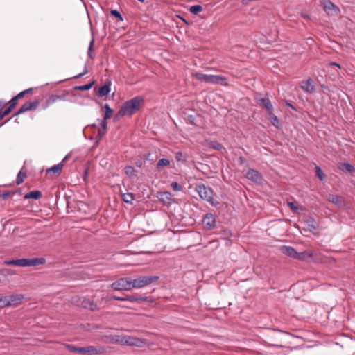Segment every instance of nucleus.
Wrapping results in <instances>:
<instances>
[{"label":"nucleus","mask_w":355,"mask_h":355,"mask_svg":"<svg viewBox=\"0 0 355 355\" xmlns=\"http://www.w3.org/2000/svg\"><path fill=\"white\" fill-rule=\"evenodd\" d=\"M144 104V99L140 96H135L125 102L119 112L115 114L114 121L119 120L124 116H132L137 113Z\"/></svg>","instance_id":"nucleus-1"},{"label":"nucleus","mask_w":355,"mask_h":355,"mask_svg":"<svg viewBox=\"0 0 355 355\" xmlns=\"http://www.w3.org/2000/svg\"><path fill=\"white\" fill-rule=\"evenodd\" d=\"M105 112L102 119H98V124H94L92 127L97 128L98 135L96 136L97 141H99L106 133L107 130V119L111 118V107L106 103L104 105Z\"/></svg>","instance_id":"nucleus-2"},{"label":"nucleus","mask_w":355,"mask_h":355,"mask_svg":"<svg viewBox=\"0 0 355 355\" xmlns=\"http://www.w3.org/2000/svg\"><path fill=\"white\" fill-rule=\"evenodd\" d=\"M196 191L202 200L209 202L212 206L216 207L219 204L218 201L214 200V191L211 187L200 184L196 186Z\"/></svg>","instance_id":"nucleus-3"},{"label":"nucleus","mask_w":355,"mask_h":355,"mask_svg":"<svg viewBox=\"0 0 355 355\" xmlns=\"http://www.w3.org/2000/svg\"><path fill=\"white\" fill-rule=\"evenodd\" d=\"M159 279L157 275L139 276L136 279H132V288H140L148 286Z\"/></svg>","instance_id":"nucleus-4"},{"label":"nucleus","mask_w":355,"mask_h":355,"mask_svg":"<svg viewBox=\"0 0 355 355\" xmlns=\"http://www.w3.org/2000/svg\"><path fill=\"white\" fill-rule=\"evenodd\" d=\"M194 76L200 82L211 84H223L226 80L224 76L218 75H207L202 73H196Z\"/></svg>","instance_id":"nucleus-5"},{"label":"nucleus","mask_w":355,"mask_h":355,"mask_svg":"<svg viewBox=\"0 0 355 355\" xmlns=\"http://www.w3.org/2000/svg\"><path fill=\"white\" fill-rule=\"evenodd\" d=\"M122 302H148L150 303L155 302V299L150 296H144L137 293L132 295H125V298L119 299Z\"/></svg>","instance_id":"nucleus-6"},{"label":"nucleus","mask_w":355,"mask_h":355,"mask_svg":"<svg viewBox=\"0 0 355 355\" xmlns=\"http://www.w3.org/2000/svg\"><path fill=\"white\" fill-rule=\"evenodd\" d=\"M39 105H40V100L38 98L35 99L33 102L26 101L25 103H24L21 105V107L19 109V110L15 114H14L12 117H10L9 119L6 120L4 122V123L8 122L12 117L17 116L19 114H21L25 112L35 110L38 107Z\"/></svg>","instance_id":"nucleus-7"},{"label":"nucleus","mask_w":355,"mask_h":355,"mask_svg":"<svg viewBox=\"0 0 355 355\" xmlns=\"http://www.w3.org/2000/svg\"><path fill=\"white\" fill-rule=\"evenodd\" d=\"M112 288L114 290L130 291L132 289V279L128 277L121 278L112 283Z\"/></svg>","instance_id":"nucleus-8"},{"label":"nucleus","mask_w":355,"mask_h":355,"mask_svg":"<svg viewBox=\"0 0 355 355\" xmlns=\"http://www.w3.org/2000/svg\"><path fill=\"white\" fill-rule=\"evenodd\" d=\"M23 299L24 296L19 294L0 297L1 302H3V306H8L18 304Z\"/></svg>","instance_id":"nucleus-9"},{"label":"nucleus","mask_w":355,"mask_h":355,"mask_svg":"<svg viewBox=\"0 0 355 355\" xmlns=\"http://www.w3.org/2000/svg\"><path fill=\"white\" fill-rule=\"evenodd\" d=\"M202 222L205 230H210L216 227V218L214 215L211 213L206 214Z\"/></svg>","instance_id":"nucleus-10"},{"label":"nucleus","mask_w":355,"mask_h":355,"mask_svg":"<svg viewBox=\"0 0 355 355\" xmlns=\"http://www.w3.org/2000/svg\"><path fill=\"white\" fill-rule=\"evenodd\" d=\"M323 8L327 15L333 16L336 15L339 12L338 8L334 5L330 0H324Z\"/></svg>","instance_id":"nucleus-11"},{"label":"nucleus","mask_w":355,"mask_h":355,"mask_svg":"<svg viewBox=\"0 0 355 355\" xmlns=\"http://www.w3.org/2000/svg\"><path fill=\"white\" fill-rule=\"evenodd\" d=\"M245 177L248 180L257 183H260L263 180L262 175L260 174V173L258 171L253 168H250L247 171Z\"/></svg>","instance_id":"nucleus-12"},{"label":"nucleus","mask_w":355,"mask_h":355,"mask_svg":"<svg viewBox=\"0 0 355 355\" xmlns=\"http://www.w3.org/2000/svg\"><path fill=\"white\" fill-rule=\"evenodd\" d=\"M110 82L107 80L105 84L100 87H94V92L96 94L101 97L107 96L110 89Z\"/></svg>","instance_id":"nucleus-13"},{"label":"nucleus","mask_w":355,"mask_h":355,"mask_svg":"<svg viewBox=\"0 0 355 355\" xmlns=\"http://www.w3.org/2000/svg\"><path fill=\"white\" fill-rule=\"evenodd\" d=\"M104 351L103 347H97L94 346H87L84 347L83 355H96L103 353Z\"/></svg>","instance_id":"nucleus-14"},{"label":"nucleus","mask_w":355,"mask_h":355,"mask_svg":"<svg viewBox=\"0 0 355 355\" xmlns=\"http://www.w3.org/2000/svg\"><path fill=\"white\" fill-rule=\"evenodd\" d=\"M112 17H115L117 21L116 22V29L124 28L126 26L125 23L123 21V19L121 13L116 10H112Z\"/></svg>","instance_id":"nucleus-15"},{"label":"nucleus","mask_w":355,"mask_h":355,"mask_svg":"<svg viewBox=\"0 0 355 355\" xmlns=\"http://www.w3.org/2000/svg\"><path fill=\"white\" fill-rule=\"evenodd\" d=\"M301 87L306 92L312 94L315 92V86L311 78H309L306 81H302Z\"/></svg>","instance_id":"nucleus-16"},{"label":"nucleus","mask_w":355,"mask_h":355,"mask_svg":"<svg viewBox=\"0 0 355 355\" xmlns=\"http://www.w3.org/2000/svg\"><path fill=\"white\" fill-rule=\"evenodd\" d=\"M69 156H70L69 155H66L60 163H59L58 164L54 165L52 167L48 168L46 170V173H49L52 172L53 173L60 174L61 172V170L63 167V163L68 159Z\"/></svg>","instance_id":"nucleus-17"},{"label":"nucleus","mask_w":355,"mask_h":355,"mask_svg":"<svg viewBox=\"0 0 355 355\" xmlns=\"http://www.w3.org/2000/svg\"><path fill=\"white\" fill-rule=\"evenodd\" d=\"M258 104L262 108L266 109L268 112H272L273 106L268 98H262L259 99Z\"/></svg>","instance_id":"nucleus-18"},{"label":"nucleus","mask_w":355,"mask_h":355,"mask_svg":"<svg viewBox=\"0 0 355 355\" xmlns=\"http://www.w3.org/2000/svg\"><path fill=\"white\" fill-rule=\"evenodd\" d=\"M99 164L105 169L108 171L111 169V157L108 153H107L105 156L103 155L99 161Z\"/></svg>","instance_id":"nucleus-19"},{"label":"nucleus","mask_w":355,"mask_h":355,"mask_svg":"<svg viewBox=\"0 0 355 355\" xmlns=\"http://www.w3.org/2000/svg\"><path fill=\"white\" fill-rule=\"evenodd\" d=\"M328 200L329 202L338 207L343 206L345 203L344 198L342 196L338 195L330 194L329 196Z\"/></svg>","instance_id":"nucleus-20"},{"label":"nucleus","mask_w":355,"mask_h":355,"mask_svg":"<svg viewBox=\"0 0 355 355\" xmlns=\"http://www.w3.org/2000/svg\"><path fill=\"white\" fill-rule=\"evenodd\" d=\"M80 305L82 307L90 309L92 311H94L96 309V304H94V302L90 300L89 299L83 297L82 299H80Z\"/></svg>","instance_id":"nucleus-21"},{"label":"nucleus","mask_w":355,"mask_h":355,"mask_svg":"<svg viewBox=\"0 0 355 355\" xmlns=\"http://www.w3.org/2000/svg\"><path fill=\"white\" fill-rule=\"evenodd\" d=\"M127 343L126 345L128 346H137V347H141L142 344L144 343V340L141 338H138L136 337H132L130 336H127Z\"/></svg>","instance_id":"nucleus-22"},{"label":"nucleus","mask_w":355,"mask_h":355,"mask_svg":"<svg viewBox=\"0 0 355 355\" xmlns=\"http://www.w3.org/2000/svg\"><path fill=\"white\" fill-rule=\"evenodd\" d=\"M304 222L307 225L310 231L315 230L319 227L317 221L311 216H307L304 220Z\"/></svg>","instance_id":"nucleus-23"},{"label":"nucleus","mask_w":355,"mask_h":355,"mask_svg":"<svg viewBox=\"0 0 355 355\" xmlns=\"http://www.w3.org/2000/svg\"><path fill=\"white\" fill-rule=\"evenodd\" d=\"M62 96L57 94H52L49 96L46 99L45 103L42 105L43 109H46L49 106L52 105L53 103L57 102L58 100H61Z\"/></svg>","instance_id":"nucleus-24"},{"label":"nucleus","mask_w":355,"mask_h":355,"mask_svg":"<svg viewBox=\"0 0 355 355\" xmlns=\"http://www.w3.org/2000/svg\"><path fill=\"white\" fill-rule=\"evenodd\" d=\"M281 251L283 254L294 259L297 254V251L291 246H282Z\"/></svg>","instance_id":"nucleus-25"},{"label":"nucleus","mask_w":355,"mask_h":355,"mask_svg":"<svg viewBox=\"0 0 355 355\" xmlns=\"http://www.w3.org/2000/svg\"><path fill=\"white\" fill-rule=\"evenodd\" d=\"M338 168L343 172L353 173L355 171V168L349 163H338Z\"/></svg>","instance_id":"nucleus-26"},{"label":"nucleus","mask_w":355,"mask_h":355,"mask_svg":"<svg viewBox=\"0 0 355 355\" xmlns=\"http://www.w3.org/2000/svg\"><path fill=\"white\" fill-rule=\"evenodd\" d=\"M172 194L168 191L159 193L158 198L164 204H169L171 201Z\"/></svg>","instance_id":"nucleus-27"},{"label":"nucleus","mask_w":355,"mask_h":355,"mask_svg":"<svg viewBox=\"0 0 355 355\" xmlns=\"http://www.w3.org/2000/svg\"><path fill=\"white\" fill-rule=\"evenodd\" d=\"M313 256V254L309 251H304L302 252H297L295 255V259L300 261H306L309 259H311Z\"/></svg>","instance_id":"nucleus-28"},{"label":"nucleus","mask_w":355,"mask_h":355,"mask_svg":"<svg viewBox=\"0 0 355 355\" xmlns=\"http://www.w3.org/2000/svg\"><path fill=\"white\" fill-rule=\"evenodd\" d=\"M42 197V192L39 190H34L32 191H30L29 193L25 194L24 196V199H34V200H38Z\"/></svg>","instance_id":"nucleus-29"},{"label":"nucleus","mask_w":355,"mask_h":355,"mask_svg":"<svg viewBox=\"0 0 355 355\" xmlns=\"http://www.w3.org/2000/svg\"><path fill=\"white\" fill-rule=\"evenodd\" d=\"M26 173L27 170L26 169L25 166H23L21 169L19 171V172L17 174V179H16V184L17 185L21 184L24 179L26 178Z\"/></svg>","instance_id":"nucleus-30"},{"label":"nucleus","mask_w":355,"mask_h":355,"mask_svg":"<svg viewBox=\"0 0 355 355\" xmlns=\"http://www.w3.org/2000/svg\"><path fill=\"white\" fill-rule=\"evenodd\" d=\"M29 267L37 266L39 265H44L46 263V259L43 257H35L28 259Z\"/></svg>","instance_id":"nucleus-31"},{"label":"nucleus","mask_w":355,"mask_h":355,"mask_svg":"<svg viewBox=\"0 0 355 355\" xmlns=\"http://www.w3.org/2000/svg\"><path fill=\"white\" fill-rule=\"evenodd\" d=\"M64 348L68 349L71 352L79 353L81 354H83L84 353V347H78L70 344H66L64 345Z\"/></svg>","instance_id":"nucleus-32"},{"label":"nucleus","mask_w":355,"mask_h":355,"mask_svg":"<svg viewBox=\"0 0 355 355\" xmlns=\"http://www.w3.org/2000/svg\"><path fill=\"white\" fill-rule=\"evenodd\" d=\"M127 336H112V343L126 345Z\"/></svg>","instance_id":"nucleus-33"},{"label":"nucleus","mask_w":355,"mask_h":355,"mask_svg":"<svg viewBox=\"0 0 355 355\" xmlns=\"http://www.w3.org/2000/svg\"><path fill=\"white\" fill-rule=\"evenodd\" d=\"M268 119H270L271 123L276 128H279V125H280V123H279V119L277 118V116H276L273 112H268Z\"/></svg>","instance_id":"nucleus-34"},{"label":"nucleus","mask_w":355,"mask_h":355,"mask_svg":"<svg viewBox=\"0 0 355 355\" xmlns=\"http://www.w3.org/2000/svg\"><path fill=\"white\" fill-rule=\"evenodd\" d=\"M170 163V160L165 158H162L157 163L156 168L158 171H161L163 167L169 166Z\"/></svg>","instance_id":"nucleus-35"},{"label":"nucleus","mask_w":355,"mask_h":355,"mask_svg":"<svg viewBox=\"0 0 355 355\" xmlns=\"http://www.w3.org/2000/svg\"><path fill=\"white\" fill-rule=\"evenodd\" d=\"M287 205L290 207V209L293 211V212L295 214H297V213H299L300 210H302V208H299V207L297 206L298 202L296 201H294V202L287 201Z\"/></svg>","instance_id":"nucleus-36"},{"label":"nucleus","mask_w":355,"mask_h":355,"mask_svg":"<svg viewBox=\"0 0 355 355\" xmlns=\"http://www.w3.org/2000/svg\"><path fill=\"white\" fill-rule=\"evenodd\" d=\"M125 173L131 178L137 176V171L131 166H128L125 168Z\"/></svg>","instance_id":"nucleus-37"},{"label":"nucleus","mask_w":355,"mask_h":355,"mask_svg":"<svg viewBox=\"0 0 355 355\" xmlns=\"http://www.w3.org/2000/svg\"><path fill=\"white\" fill-rule=\"evenodd\" d=\"M94 83V82L92 81V82H91L88 84L84 85L76 86L74 89L76 90L87 91L92 88Z\"/></svg>","instance_id":"nucleus-38"},{"label":"nucleus","mask_w":355,"mask_h":355,"mask_svg":"<svg viewBox=\"0 0 355 355\" xmlns=\"http://www.w3.org/2000/svg\"><path fill=\"white\" fill-rule=\"evenodd\" d=\"M122 199L127 203H131L134 200V195L132 193H127L122 195Z\"/></svg>","instance_id":"nucleus-39"},{"label":"nucleus","mask_w":355,"mask_h":355,"mask_svg":"<svg viewBox=\"0 0 355 355\" xmlns=\"http://www.w3.org/2000/svg\"><path fill=\"white\" fill-rule=\"evenodd\" d=\"M202 10V7L200 5H194L189 8V11L193 15H198Z\"/></svg>","instance_id":"nucleus-40"},{"label":"nucleus","mask_w":355,"mask_h":355,"mask_svg":"<svg viewBox=\"0 0 355 355\" xmlns=\"http://www.w3.org/2000/svg\"><path fill=\"white\" fill-rule=\"evenodd\" d=\"M315 175L321 181H323L325 179V175L324 174L322 170L318 166H315Z\"/></svg>","instance_id":"nucleus-41"},{"label":"nucleus","mask_w":355,"mask_h":355,"mask_svg":"<svg viewBox=\"0 0 355 355\" xmlns=\"http://www.w3.org/2000/svg\"><path fill=\"white\" fill-rule=\"evenodd\" d=\"M4 265L7 266H19V259H10V260H6L3 261Z\"/></svg>","instance_id":"nucleus-42"},{"label":"nucleus","mask_w":355,"mask_h":355,"mask_svg":"<svg viewBox=\"0 0 355 355\" xmlns=\"http://www.w3.org/2000/svg\"><path fill=\"white\" fill-rule=\"evenodd\" d=\"M32 91H33V88H32V87L28 88V89H25V90H24V91H22V92H19V93L17 95V98H18L19 99H20V98H23V97H24V96H25V95L28 94H31V93H32Z\"/></svg>","instance_id":"nucleus-43"},{"label":"nucleus","mask_w":355,"mask_h":355,"mask_svg":"<svg viewBox=\"0 0 355 355\" xmlns=\"http://www.w3.org/2000/svg\"><path fill=\"white\" fill-rule=\"evenodd\" d=\"M172 189L175 191H180L182 190V186L177 182H173L171 184Z\"/></svg>","instance_id":"nucleus-44"},{"label":"nucleus","mask_w":355,"mask_h":355,"mask_svg":"<svg viewBox=\"0 0 355 355\" xmlns=\"http://www.w3.org/2000/svg\"><path fill=\"white\" fill-rule=\"evenodd\" d=\"M19 267H29L28 259H26V258L19 259Z\"/></svg>","instance_id":"nucleus-45"},{"label":"nucleus","mask_w":355,"mask_h":355,"mask_svg":"<svg viewBox=\"0 0 355 355\" xmlns=\"http://www.w3.org/2000/svg\"><path fill=\"white\" fill-rule=\"evenodd\" d=\"M94 43V40H92L89 43L88 51H87L88 56L92 59H93V58H94V56L92 55Z\"/></svg>","instance_id":"nucleus-46"},{"label":"nucleus","mask_w":355,"mask_h":355,"mask_svg":"<svg viewBox=\"0 0 355 355\" xmlns=\"http://www.w3.org/2000/svg\"><path fill=\"white\" fill-rule=\"evenodd\" d=\"M175 157L176 161H178V162H185L187 161L186 159H182L183 154L181 151H178L177 153H175Z\"/></svg>","instance_id":"nucleus-47"},{"label":"nucleus","mask_w":355,"mask_h":355,"mask_svg":"<svg viewBox=\"0 0 355 355\" xmlns=\"http://www.w3.org/2000/svg\"><path fill=\"white\" fill-rule=\"evenodd\" d=\"M89 163L87 162L85 166V168H84V171H83V178L85 181L87 180V178L88 176V173H89Z\"/></svg>","instance_id":"nucleus-48"},{"label":"nucleus","mask_w":355,"mask_h":355,"mask_svg":"<svg viewBox=\"0 0 355 355\" xmlns=\"http://www.w3.org/2000/svg\"><path fill=\"white\" fill-rule=\"evenodd\" d=\"M18 98L17 95L14 96L8 103L10 104V105L12 106L14 108L16 107L17 104Z\"/></svg>","instance_id":"nucleus-49"},{"label":"nucleus","mask_w":355,"mask_h":355,"mask_svg":"<svg viewBox=\"0 0 355 355\" xmlns=\"http://www.w3.org/2000/svg\"><path fill=\"white\" fill-rule=\"evenodd\" d=\"M211 146L214 149L220 150L223 148V146L217 141L212 142Z\"/></svg>","instance_id":"nucleus-50"},{"label":"nucleus","mask_w":355,"mask_h":355,"mask_svg":"<svg viewBox=\"0 0 355 355\" xmlns=\"http://www.w3.org/2000/svg\"><path fill=\"white\" fill-rule=\"evenodd\" d=\"M14 107L12 106L9 105V107H8L4 111H2V112L6 116L8 115L12 111Z\"/></svg>","instance_id":"nucleus-51"},{"label":"nucleus","mask_w":355,"mask_h":355,"mask_svg":"<svg viewBox=\"0 0 355 355\" xmlns=\"http://www.w3.org/2000/svg\"><path fill=\"white\" fill-rule=\"evenodd\" d=\"M12 193H14V192L5 191L1 196L3 200H6Z\"/></svg>","instance_id":"nucleus-52"},{"label":"nucleus","mask_w":355,"mask_h":355,"mask_svg":"<svg viewBox=\"0 0 355 355\" xmlns=\"http://www.w3.org/2000/svg\"><path fill=\"white\" fill-rule=\"evenodd\" d=\"M87 73V67L85 66V69H84V71L83 73H80L78 75H76L73 76V78H81L83 76H84L85 74H86Z\"/></svg>","instance_id":"nucleus-53"},{"label":"nucleus","mask_w":355,"mask_h":355,"mask_svg":"<svg viewBox=\"0 0 355 355\" xmlns=\"http://www.w3.org/2000/svg\"><path fill=\"white\" fill-rule=\"evenodd\" d=\"M135 166L138 168H141L144 164V161L142 159H138L135 163Z\"/></svg>","instance_id":"nucleus-54"},{"label":"nucleus","mask_w":355,"mask_h":355,"mask_svg":"<svg viewBox=\"0 0 355 355\" xmlns=\"http://www.w3.org/2000/svg\"><path fill=\"white\" fill-rule=\"evenodd\" d=\"M125 295L126 294H123L122 296H117V295H115L114 294H112V300H119V299H121V298H125Z\"/></svg>","instance_id":"nucleus-55"},{"label":"nucleus","mask_w":355,"mask_h":355,"mask_svg":"<svg viewBox=\"0 0 355 355\" xmlns=\"http://www.w3.org/2000/svg\"><path fill=\"white\" fill-rule=\"evenodd\" d=\"M285 103L287 107H291L292 110H293L295 111H297V108L294 105H293L291 103H290L288 101H285Z\"/></svg>","instance_id":"nucleus-56"},{"label":"nucleus","mask_w":355,"mask_h":355,"mask_svg":"<svg viewBox=\"0 0 355 355\" xmlns=\"http://www.w3.org/2000/svg\"><path fill=\"white\" fill-rule=\"evenodd\" d=\"M223 234L224 237L227 238V237L230 236L232 235V233L230 232V231H229L227 230H224Z\"/></svg>","instance_id":"nucleus-57"},{"label":"nucleus","mask_w":355,"mask_h":355,"mask_svg":"<svg viewBox=\"0 0 355 355\" xmlns=\"http://www.w3.org/2000/svg\"><path fill=\"white\" fill-rule=\"evenodd\" d=\"M328 64L329 66H334V67H337L339 69H341L340 64L337 62H330Z\"/></svg>","instance_id":"nucleus-58"},{"label":"nucleus","mask_w":355,"mask_h":355,"mask_svg":"<svg viewBox=\"0 0 355 355\" xmlns=\"http://www.w3.org/2000/svg\"><path fill=\"white\" fill-rule=\"evenodd\" d=\"M151 156L150 153H147L144 155V160H151L150 157Z\"/></svg>","instance_id":"nucleus-59"},{"label":"nucleus","mask_w":355,"mask_h":355,"mask_svg":"<svg viewBox=\"0 0 355 355\" xmlns=\"http://www.w3.org/2000/svg\"><path fill=\"white\" fill-rule=\"evenodd\" d=\"M6 104L7 103L4 102L2 100H0V110H1Z\"/></svg>","instance_id":"nucleus-60"},{"label":"nucleus","mask_w":355,"mask_h":355,"mask_svg":"<svg viewBox=\"0 0 355 355\" xmlns=\"http://www.w3.org/2000/svg\"><path fill=\"white\" fill-rule=\"evenodd\" d=\"M114 305L113 303H112V306ZM116 306H118L117 304H115ZM119 306H123V307H129V306L127 304V302H123L122 304H120Z\"/></svg>","instance_id":"nucleus-61"},{"label":"nucleus","mask_w":355,"mask_h":355,"mask_svg":"<svg viewBox=\"0 0 355 355\" xmlns=\"http://www.w3.org/2000/svg\"><path fill=\"white\" fill-rule=\"evenodd\" d=\"M302 17L304 19H309V16L307 14H304V13H302Z\"/></svg>","instance_id":"nucleus-62"},{"label":"nucleus","mask_w":355,"mask_h":355,"mask_svg":"<svg viewBox=\"0 0 355 355\" xmlns=\"http://www.w3.org/2000/svg\"><path fill=\"white\" fill-rule=\"evenodd\" d=\"M4 114L2 112V110H0V121L3 119Z\"/></svg>","instance_id":"nucleus-63"},{"label":"nucleus","mask_w":355,"mask_h":355,"mask_svg":"<svg viewBox=\"0 0 355 355\" xmlns=\"http://www.w3.org/2000/svg\"><path fill=\"white\" fill-rule=\"evenodd\" d=\"M239 159H240V161H241V163H242V162H243L245 161V159H244L243 157H239Z\"/></svg>","instance_id":"nucleus-64"}]
</instances>
